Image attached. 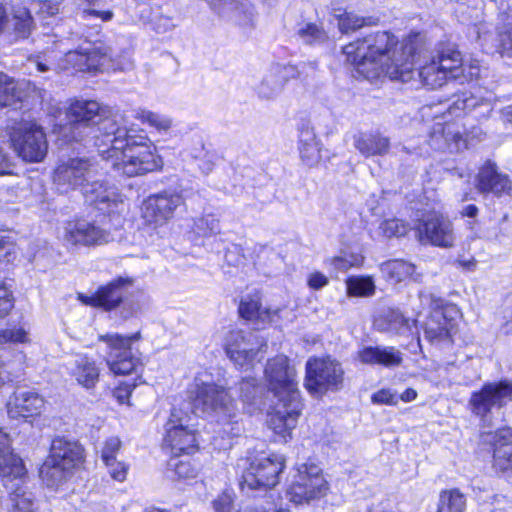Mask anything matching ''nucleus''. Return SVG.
I'll return each mask as SVG.
<instances>
[{"mask_svg": "<svg viewBox=\"0 0 512 512\" xmlns=\"http://www.w3.org/2000/svg\"><path fill=\"white\" fill-rule=\"evenodd\" d=\"M343 53L356 72L369 81L385 75L391 80L414 82L435 89L450 80L447 71L455 68L424 51L420 33H411L397 48L393 35L378 32L349 43Z\"/></svg>", "mask_w": 512, "mask_h": 512, "instance_id": "obj_1", "label": "nucleus"}, {"mask_svg": "<svg viewBox=\"0 0 512 512\" xmlns=\"http://www.w3.org/2000/svg\"><path fill=\"white\" fill-rule=\"evenodd\" d=\"M102 131L105 143L99 145L98 152L117 173L134 177L162 168L163 161L154 143L144 130L128 128L125 117L106 120Z\"/></svg>", "mask_w": 512, "mask_h": 512, "instance_id": "obj_2", "label": "nucleus"}, {"mask_svg": "<svg viewBox=\"0 0 512 512\" xmlns=\"http://www.w3.org/2000/svg\"><path fill=\"white\" fill-rule=\"evenodd\" d=\"M264 374L276 399L267 412L268 428L275 441L287 442L303 409L296 370L286 356L278 355L268 361Z\"/></svg>", "mask_w": 512, "mask_h": 512, "instance_id": "obj_3", "label": "nucleus"}, {"mask_svg": "<svg viewBox=\"0 0 512 512\" xmlns=\"http://www.w3.org/2000/svg\"><path fill=\"white\" fill-rule=\"evenodd\" d=\"M493 96L480 97L463 92L451 104L427 105L421 108L423 118H432L435 123L429 133L428 143L434 150L448 149L459 152L467 147L460 125L455 121H443L447 115L460 117L466 111L483 108L481 115L489 114L493 110Z\"/></svg>", "mask_w": 512, "mask_h": 512, "instance_id": "obj_4", "label": "nucleus"}, {"mask_svg": "<svg viewBox=\"0 0 512 512\" xmlns=\"http://www.w3.org/2000/svg\"><path fill=\"white\" fill-rule=\"evenodd\" d=\"M0 477L6 489L10 491L8 510L10 512H35L32 494L23 488L27 477L23 460L13 452L8 434L1 429Z\"/></svg>", "mask_w": 512, "mask_h": 512, "instance_id": "obj_5", "label": "nucleus"}, {"mask_svg": "<svg viewBox=\"0 0 512 512\" xmlns=\"http://www.w3.org/2000/svg\"><path fill=\"white\" fill-rule=\"evenodd\" d=\"M64 64L52 67L42 61L37 60L36 66L40 72H46L50 69H73L81 72H96L104 69L125 70L132 66L130 60L125 63L117 62L113 59L111 49L103 44H87L79 49L69 51L65 54Z\"/></svg>", "mask_w": 512, "mask_h": 512, "instance_id": "obj_6", "label": "nucleus"}, {"mask_svg": "<svg viewBox=\"0 0 512 512\" xmlns=\"http://www.w3.org/2000/svg\"><path fill=\"white\" fill-rule=\"evenodd\" d=\"M119 117H125L122 113L115 112L107 106H102L95 100L73 99L66 107V117L71 125L70 129L73 130L71 136L66 134L68 141H80L82 136L75 134V130L85 127L91 130H96L97 134L94 135L95 146L97 149L99 145L104 144V133L102 131V124L108 120Z\"/></svg>", "mask_w": 512, "mask_h": 512, "instance_id": "obj_7", "label": "nucleus"}, {"mask_svg": "<svg viewBox=\"0 0 512 512\" xmlns=\"http://www.w3.org/2000/svg\"><path fill=\"white\" fill-rule=\"evenodd\" d=\"M100 341L105 342L108 347L106 363L110 371L115 375L136 374V380L142 383L141 373L144 364L140 353L133 350L132 344L140 339V333L123 336L117 333L101 335Z\"/></svg>", "mask_w": 512, "mask_h": 512, "instance_id": "obj_8", "label": "nucleus"}, {"mask_svg": "<svg viewBox=\"0 0 512 512\" xmlns=\"http://www.w3.org/2000/svg\"><path fill=\"white\" fill-rule=\"evenodd\" d=\"M328 490L322 469L314 463H302L293 468L286 495L291 502L304 504L323 498Z\"/></svg>", "mask_w": 512, "mask_h": 512, "instance_id": "obj_9", "label": "nucleus"}, {"mask_svg": "<svg viewBox=\"0 0 512 512\" xmlns=\"http://www.w3.org/2000/svg\"><path fill=\"white\" fill-rule=\"evenodd\" d=\"M419 299L422 308L430 310L424 326L425 337L431 342L452 338L456 332V318L459 313L457 307L446 304L442 298L426 290L420 291Z\"/></svg>", "mask_w": 512, "mask_h": 512, "instance_id": "obj_10", "label": "nucleus"}, {"mask_svg": "<svg viewBox=\"0 0 512 512\" xmlns=\"http://www.w3.org/2000/svg\"><path fill=\"white\" fill-rule=\"evenodd\" d=\"M285 467L284 457L276 453L258 455V499L261 498V512H281L282 499L274 487Z\"/></svg>", "mask_w": 512, "mask_h": 512, "instance_id": "obj_11", "label": "nucleus"}, {"mask_svg": "<svg viewBox=\"0 0 512 512\" xmlns=\"http://www.w3.org/2000/svg\"><path fill=\"white\" fill-rule=\"evenodd\" d=\"M344 370L331 357L309 358L305 366L304 386L315 397H322L328 391H337L343 383Z\"/></svg>", "mask_w": 512, "mask_h": 512, "instance_id": "obj_12", "label": "nucleus"}, {"mask_svg": "<svg viewBox=\"0 0 512 512\" xmlns=\"http://www.w3.org/2000/svg\"><path fill=\"white\" fill-rule=\"evenodd\" d=\"M98 174V166L88 158H67L58 162L53 172V183L61 193H67L89 183Z\"/></svg>", "mask_w": 512, "mask_h": 512, "instance_id": "obj_13", "label": "nucleus"}, {"mask_svg": "<svg viewBox=\"0 0 512 512\" xmlns=\"http://www.w3.org/2000/svg\"><path fill=\"white\" fill-rule=\"evenodd\" d=\"M11 146L27 162H40L47 154V141L42 128L33 123H21L10 134Z\"/></svg>", "mask_w": 512, "mask_h": 512, "instance_id": "obj_14", "label": "nucleus"}, {"mask_svg": "<svg viewBox=\"0 0 512 512\" xmlns=\"http://www.w3.org/2000/svg\"><path fill=\"white\" fill-rule=\"evenodd\" d=\"M192 400L194 413L205 416L223 415L229 416L232 398L228 391L215 383H205L195 379V389Z\"/></svg>", "mask_w": 512, "mask_h": 512, "instance_id": "obj_15", "label": "nucleus"}, {"mask_svg": "<svg viewBox=\"0 0 512 512\" xmlns=\"http://www.w3.org/2000/svg\"><path fill=\"white\" fill-rule=\"evenodd\" d=\"M190 416L181 408L173 407L166 423L164 444L175 456L191 454L197 449L195 431L189 428Z\"/></svg>", "mask_w": 512, "mask_h": 512, "instance_id": "obj_16", "label": "nucleus"}, {"mask_svg": "<svg viewBox=\"0 0 512 512\" xmlns=\"http://www.w3.org/2000/svg\"><path fill=\"white\" fill-rule=\"evenodd\" d=\"M61 239L68 247H91L108 243L111 235L94 222L74 219L64 224Z\"/></svg>", "mask_w": 512, "mask_h": 512, "instance_id": "obj_17", "label": "nucleus"}, {"mask_svg": "<svg viewBox=\"0 0 512 512\" xmlns=\"http://www.w3.org/2000/svg\"><path fill=\"white\" fill-rule=\"evenodd\" d=\"M182 204L183 198L176 192L151 195L142 203L141 216L147 225L157 228L171 220Z\"/></svg>", "mask_w": 512, "mask_h": 512, "instance_id": "obj_18", "label": "nucleus"}, {"mask_svg": "<svg viewBox=\"0 0 512 512\" xmlns=\"http://www.w3.org/2000/svg\"><path fill=\"white\" fill-rule=\"evenodd\" d=\"M512 400V382L500 381L485 384L472 393L469 404L473 414L485 418L493 409H499Z\"/></svg>", "mask_w": 512, "mask_h": 512, "instance_id": "obj_19", "label": "nucleus"}, {"mask_svg": "<svg viewBox=\"0 0 512 512\" xmlns=\"http://www.w3.org/2000/svg\"><path fill=\"white\" fill-rule=\"evenodd\" d=\"M256 336L244 330L230 331L225 337L224 350L236 367L247 371L253 368L256 357Z\"/></svg>", "mask_w": 512, "mask_h": 512, "instance_id": "obj_20", "label": "nucleus"}, {"mask_svg": "<svg viewBox=\"0 0 512 512\" xmlns=\"http://www.w3.org/2000/svg\"><path fill=\"white\" fill-rule=\"evenodd\" d=\"M416 235L421 243L448 248L453 246L455 236L452 222L442 214L427 216L416 227Z\"/></svg>", "mask_w": 512, "mask_h": 512, "instance_id": "obj_21", "label": "nucleus"}, {"mask_svg": "<svg viewBox=\"0 0 512 512\" xmlns=\"http://www.w3.org/2000/svg\"><path fill=\"white\" fill-rule=\"evenodd\" d=\"M502 30L496 35L492 25L480 23L475 25L473 32L484 52H497L503 57L512 58V14L507 15Z\"/></svg>", "mask_w": 512, "mask_h": 512, "instance_id": "obj_22", "label": "nucleus"}, {"mask_svg": "<svg viewBox=\"0 0 512 512\" xmlns=\"http://www.w3.org/2000/svg\"><path fill=\"white\" fill-rule=\"evenodd\" d=\"M132 285V278L120 276L107 285L99 287L92 295L79 294L78 299L85 305L110 311L122 302L125 292Z\"/></svg>", "mask_w": 512, "mask_h": 512, "instance_id": "obj_23", "label": "nucleus"}, {"mask_svg": "<svg viewBox=\"0 0 512 512\" xmlns=\"http://www.w3.org/2000/svg\"><path fill=\"white\" fill-rule=\"evenodd\" d=\"M83 194L89 204L104 213L120 211L124 206L123 197L116 187L95 178L84 186Z\"/></svg>", "mask_w": 512, "mask_h": 512, "instance_id": "obj_24", "label": "nucleus"}, {"mask_svg": "<svg viewBox=\"0 0 512 512\" xmlns=\"http://www.w3.org/2000/svg\"><path fill=\"white\" fill-rule=\"evenodd\" d=\"M314 70V63L284 66L278 64L272 68L271 74L262 80L260 93L266 98L273 97L280 92L284 83L289 79L301 75L307 76L310 71Z\"/></svg>", "mask_w": 512, "mask_h": 512, "instance_id": "obj_25", "label": "nucleus"}, {"mask_svg": "<svg viewBox=\"0 0 512 512\" xmlns=\"http://www.w3.org/2000/svg\"><path fill=\"white\" fill-rule=\"evenodd\" d=\"M45 401L31 390H17L9 397L6 408L11 419L32 418L41 414Z\"/></svg>", "mask_w": 512, "mask_h": 512, "instance_id": "obj_26", "label": "nucleus"}, {"mask_svg": "<svg viewBox=\"0 0 512 512\" xmlns=\"http://www.w3.org/2000/svg\"><path fill=\"white\" fill-rule=\"evenodd\" d=\"M437 61H442L446 66H455L448 69L449 79H458L462 76L467 81L477 80L482 73L479 60L472 59L469 63H464L459 51L451 48L437 50L433 53Z\"/></svg>", "mask_w": 512, "mask_h": 512, "instance_id": "obj_27", "label": "nucleus"}, {"mask_svg": "<svg viewBox=\"0 0 512 512\" xmlns=\"http://www.w3.org/2000/svg\"><path fill=\"white\" fill-rule=\"evenodd\" d=\"M68 374L86 390H93L100 379V366L86 354H76L67 362Z\"/></svg>", "mask_w": 512, "mask_h": 512, "instance_id": "obj_28", "label": "nucleus"}, {"mask_svg": "<svg viewBox=\"0 0 512 512\" xmlns=\"http://www.w3.org/2000/svg\"><path fill=\"white\" fill-rule=\"evenodd\" d=\"M475 186L480 193H492L497 197L510 194L512 181L506 174L499 173L494 163L488 161L479 170Z\"/></svg>", "mask_w": 512, "mask_h": 512, "instance_id": "obj_29", "label": "nucleus"}, {"mask_svg": "<svg viewBox=\"0 0 512 512\" xmlns=\"http://www.w3.org/2000/svg\"><path fill=\"white\" fill-rule=\"evenodd\" d=\"M362 364L394 368L401 365L403 354L393 346H365L357 352Z\"/></svg>", "mask_w": 512, "mask_h": 512, "instance_id": "obj_30", "label": "nucleus"}, {"mask_svg": "<svg viewBox=\"0 0 512 512\" xmlns=\"http://www.w3.org/2000/svg\"><path fill=\"white\" fill-rule=\"evenodd\" d=\"M49 457L77 470L84 460V450L78 442L58 436L52 441Z\"/></svg>", "mask_w": 512, "mask_h": 512, "instance_id": "obj_31", "label": "nucleus"}, {"mask_svg": "<svg viewBox=\"0 0 512 512\" xmlns=\"http://www.w3.org/2000/svg\"><path fill=\"white\" fill-rule=\"evenodd\" d=\"M378 330L395 335L418 333L416 320H409L396 309H388L375 320Z\"/></svg>", "mask_w": 512, "mask_h": 512, "instance_id": "obj_32", "label": "nucleus"}, {"mask_svg": "<svg viewBox=\"0 0 512 512\" xmlns=\"http://www.w3.org/2000/svg\"><path fill=\"white\" fill-rule=\"evenodd\" d=\"M354 147L364 157L383 156L390 149V140L378 131L361 132L354 136Z\"/></svg>", "mask_w": 512, "mask_h": 512, "instance_id": "obj_33", "label": "nucleus"}, {"mask_svg": "<svg viewBox=\"0 0 512 512\" xmlns=\"http://www.w3.org/2000/svg\"><path fill=\"white\" fill-rule=\"evenodd\" d=\"M493 465L496 469L512 471V430L499 429L493 436Z\"/></svg>", "mask_w": 512, "mask_h": 512, "instance_id": "obj_34", "label": "nucleus"}, {"mask_svg": "<svg viewBox=\"0 0 512 512\" xmlns=\"http://www.w3.org/2000/svg\"><path fill=\"white\" fill-rule=\"evenodd\" d=\"M321 143L308 124L302 125L299 132L298 150L302 162L308 167L316 166L321 160Z\"/></svg>", "mask_w": 512, "mask_h": 512, "instance_id": "obj_35", "label": "nucleus"}, {"mask_svg": "<svg viewBox=\"0 0 512 512\" xmlns=\"http://www.w3.org/2000/svg\"><path fill=\"white\" fill-rule=\"evenodd\" d=\"M75 471V469L48 456L40 468V477L47 487L57 489L66 483Z\"/></svg>", "mask_w": 512, "mask_h": 512, "instance_id": "obj_36", "label": "nucleus"}, {"mask_svg": "<svg viewBox=\"0 0 512 512\" xmlns=\"http://www.w3.org/2000/svg\"><path fill=\"white\" fill-rule=\"evenodd\" d=\"M380 270L388 281L395 284L408 278L414 281L419 280V275L415 273V266L404 260L395 259L382 263Z\"/></svg>", "mask_w": 512, "mask_h": 512, "instance_id": "obj_37", "label": "nucleus"}, {"mask_svg": "<svg viewBox=\"0 0 512 512\" xmlns=\"http://www.w3.org/2000/svg\"><path fill=\"white\" fill-rule=\"evenodd\" d=\"M133 117L155 129L160 134H165L170 131L173 126V119L165 114H160L146 108H137L134 110Z\"/></svg>", "mask_w": 512, "mask_h": 512, "instance_id": "obj_38", "label": "nucleus"}, {"mask_svg": "<svg viewBox=\"0 0 512 512\" xmlns=\"http://www.w3.org/2000/svg\"><path fill=\"white\" fill-rule=\"evenodd\" d=\"M349 297H372L376 291L374 278L370 275H352L345 280Z\"/></svg>", "mask_w": 512, "mask_h": 512, "instance_id": "obj_39", "label": "nucleus"}, {"mask_svg": "<svg viewBox=\"0 0 512 512\" xmlns=\"http://www.w3.org/2000/svg\"><path fill=\"white\" fill-rule=\"evenodd\" d=\"M465 506V496L459 490H444L439 496L437 512H464Z\"/></svg>", "mask_w": 512, "mask_h": 512, "instance_id": "obj_40", "label": "nucleus"}, {"mask_svg": "<svg viewBox=\"0 0 512 512\" xmlns=\"http://www.w3.org/2000/svg\"><path fill=\"white\" fill-rule=\"evenodd\" d=\"M363 262L364 256L360 253H342L325 259L324 264L336 272H346L350 268L362 266Z\"/></svg>", "mask_w": 512, "mask_h": 512, "instance_id": "obj_41", "label": "nucleus"}, {"mask_svg": "<svg viewBox=\"0 0 512 512\" xmlns=\"http://www.w3.org/2000/svg\"><path fill=\"white\" fill-rule=\"evenodd\" d=\"M237 466L242 470L239 481L241 492L248 497L253 496L256 489V467L254 462H250L249 459H240Z\"/></svg>", "mask_w": 512, "mask_h": 512, "instance_id": "obj_42", "label": "nucleus"}, {"mask_svg": "<svg viewBox=\"0 0 512 512\" xmlns=\"http://www.w3.org/2000/svg\"><path fill=\"white\" fill-rule=\"evenodd\" d=\"M12 22L15 32L21 37H27L33 27V18L25 7H16L12 12Z\"/></svg>", "mask_w": 512, "mask_h": 512, "instance_id": "obj_43", "label": "nucleus"}, {"mask_svg": "<svg viewBox=\"0 0 512 512\" xmlns=\"http://www.w3.org/2000/svg\"><path fill=\"white\" fill-rule=\"evenodd\" d=\"M299 39L306 44H320L326 41L327 34L315 23H306L298 29Z\"/></svg>", "mask_w": 512, "mask_h": 512, "instance_id": "obj_44", "label": "nucleus"}, {"mask_svg": "<svg viewBox=\"0 0 512 512\" xmlns=\"http://www.w3.org/2000/svg\"><path fill=\"white\" fill-rule=\"evenodd\" d=\"M193 231L201 237H208L220 232L219 220L211 214L201 216L194 220Z\"/></svg>", "mask_w": 512, "mask_h": 512, "instance_id": "obj_45", "label": "nucleus"}, {"mask_svg": "<svg viewBox=\"0 0 512 512\" xmlns=\"http://www.w3.org/2000/svg\"><path fill=\"white\" fill-rule=\"evenodd\" d=\"M179 456H173L169 461V467L174 471L179 479H192L198 474V468L194 466L189 457L179 459Z\"/></svg>", "mask_w": 512, "mask_h": 512, "instance_id": "obj_46", "label": "nucleus"}, {"mask_svg": "<svg viewBox=\"0 0 512 512\" xmlns=\"http://www.w3.org/2000/svg\"><path fill=\"white\" fill-rule=\"evenodd\" d=\"M411 229L410 224L397 218L387 219L379 225V232L386 238L402 237Z\"/></svg>", "mask_w": 512, "mask_h": 512, "instance_id": "obj_47", "label": "nucleus"}, {"mask_svg": "<svg viewBox=\"0 0 512 512\" xmlns=\"http://www.w3.org/2000/svg\"><path fill=\"white\" fill-rule=\"evenodd\" d=\"M242 319L252 321L256 318V289L251 288L240 296L238 307Z\"/></svg>", "mask_w": 512, "mask_h": 512, "instance_id": "obj_48", "label": "nucleus"}, {"mask_svg": "<svg viewBox=\"0 0 512 512\" xmlns=\"http://www.w3.org/2000/svg\"><path fill=\"white\" fill-rule=\"evenodd\" d=\"M240 397L247 409V412L253 414L256 410V382L254 377H246L241 381Z\"/></svg>", "mask_w": 512, "mask_h": 512, "instance_id": "obj_49", "label": "nucleus"}, {"mask_svg": "<svg viewBox=\"0 0 512 512\" xmlns=\"http://www.w3.org/2000/svg\"><path fill=\"white\" fill-rule=\"evenodd\" d=\"M16 99L14 80L4 73H0V108L10 106Z\"/></svg>", "mask_w": 512, "mask_h": 512, "instance_id": "obj_50", "label": "nucleus"}, {"mask_svg": "<svg viewBox=\"0 0 512 512\" xmlns=\"http://www.w3.org/2000/svg\"><path fill=\"white\" fill-rule=\"evenodd\" d=\"M338 19V26L342 33H348L355 31L366 25V20L363 17H359L354 13L344 12L343 14L336 15Z\"/></svg>", "mask_w": 512, "mask_h": 512, "instance_id": "obj_51", "label": "nucleus"}, {"mask_svg": "<svg viewBox=\"0 0 512 512\" xmlns=\"http://www.w3.org/2000/svg\"><path fill=\"white\" fill-rule=\"evenodd\" d=\"M213 9H221L226 6L230 9L239 11L245 15L250 14L253 9L252 4L248 0H205Z\"/></svg>", "mask_w": 512, "mask_h": 512, "instance_id": "obj_52", "label": "nucleus"}, {"mask_svg": "<svg viewBox=\"0 0 512 512\" xmlns=\"http://www.w3.org/2000/svg\"><path fill=\"white\" fill-rule=\"evenodd\" d=\"M121 448V440L112 436L105 440L101 450V459L105 463L117 460L116 456Z\"/></svg>", "mask_w": 512, "mask_h": 512, "instance_id": "obj_53", "label": "nucleus"}, {"mask_svg": "<svg viewBox=\"0 0 512 512\" xmlns=\"http://www.w3.org/2000/svg\"><path fill=\"white\" fill-rule=\"evenodd\" d=\"M28 340L27 332L23 328L0 330V344L25 343Z\"/></svg>", "mask_w": 512, "mask_h": 512, "instance_id": "obj_54", "label": "nucleus"}, {"mask_svg": "<svg viewBox=\"0 0 512 512\" xmlns=\"http://www.w3.org/2000/svg\"><path fill=\"white\" fill-rule=\"evenodd\" d=\"M109 475L118 482H124L127 478L129 466L123 461L114 460L105 463Z\"/></svg>", "mask_w": 512, "mask_h": 512, "instance_id": "obj_55", "label": "nucleus"}, {"mask_svg": "<svg viewBox=\"0 0 512 512\" xmlns=\"http://www.w3.org/2000/svg\"><path fill=\"white\" fill-rule=\"evenodd\" d=\"M14 300L12 292L0 281V318H4L13 308Z\"/></svg>", "mask_w": 512, "mask_h": 512, "instance_id": "obj_56", "label": "nucleus"}, {"mask_svg": "<svg viewBox=\"0 0 512 512\" xmlns=\"http://www.w3.org/2000/svg\"><path fill=\"white\" fill-rule=\"evenodd\" d=\"M371 401L374 404L396 405L398 396L391 389H381L372 394Z\"/></svg>", "mask_w": 512, "mask_h": 512, "instance_id": "obj_57", "label": "nucleus"}, {"mask_svg": "<svg viewBox=\"0 0 512 512\" xmlns=\"http://www.w3.org/2000/svg\"><path fill=\"white\" fill-rule=\"evenodd\" d=\"M329 284V278L320 271H313L307 275V285L312 290H320Z\"/></svg>", "mask_w": 512, "mask_h": 512, "instance_id": "obj_58", "label": "nucleus"}, {"mask_svg": "<svg viewBox=\"0 0 512 512\" xmlns=\"http://www.w3.org/2000/svg\"><path fill=\"white\" fill-rule=\"evenodd\" d=\"M215 512H231L233 507V497L229 492H224L213 502Z\"/></svg>", "mask_w": 512, "mask_h": 512, "instance_id": "obj_59", "label": "nucleus"}, {"mask_svg": "<svg viewBox=\"0 0 512 512\" xmlns=\"http://www.w3.org/2000/svg\"><path fill=\"white\" fill-rule=\"evenodd\" d=\"M137 386L136 381L133 383H123L114 390V396L119 403L123 404L128 401L132 390Z\"/></svg>", "mask_w": 512, "mask_h": 512, "instance_id": "obj_60", "label": "nucleus"}, {"mask_svg": "<svg viewBox=\"0 0 512 512\" xmlns=\"http://www.w3.org/2000/svg\"><path fill=\"white\" fill-rule=\"evenodd\" d=\"M83 14L84 15H82V17L86 20L98 19L101 22L110 21L113 17V13L111 11H99L96 9H87Z\"/></svg>", "mask_w": 512, "mask_h": 512, "instance_id": "obj_61", "label": "nucleus"}, {"mask_svg": "<svg viewBox=\"0 0 512 512\" xmlns=\"http://www.w3.org/2000/svg\"><path fill=\"white\" fill-rule=\"evenodd\" d=\"M12 248L9 233L0 228V259L6 258L11 253Z\"/></svg>", "mask_w": 512, "mask_h": 512, "instance_id": "obj_62", "label": "nucleus"}, {"mask_svg": "<svg viewBox=\"0 0 512 512\" xmlns=\"http://www.w3.org/2000/svg\"><path fill=\"white\" fill-rule=\"evenodd\" d=\"M13 163L10 157L0 149V175L12 173Z\"/></svg>", "mask_w": 512, "mask_h": 512, "instance_id": "obj_63", "label": "nucleus"}, {"mask_svg": "<svg viewBox=\"0 0 512 512\" xmlns=\"http://www.w3.org/2000/svg\"><path fill=\"white\" fill-rule=\"evenodd\" d=\"M478 208L476 205L474 204H469L465 207H463V209L461 210V216L462 217H468L470 219H475L478 215Z\"/></svg>", "mask_w": 512, "mask_h": 512, "instance_id": "obj_64", "label": "nucleus"}]
</instances>
